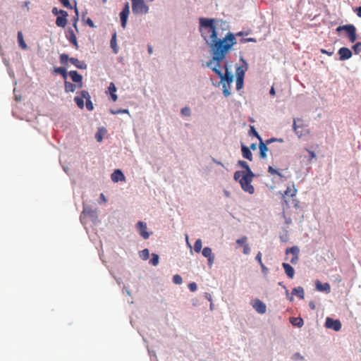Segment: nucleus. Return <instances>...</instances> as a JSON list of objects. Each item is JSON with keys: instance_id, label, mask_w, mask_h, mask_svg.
I'll use <instances>...</instances> for the list:
<instances>
[{"instance_id": "nucleus-47", "label": "nucleus", "mask_w": 361, "mask_h": 361, "mask_svg": "<svg viewBox=\"0 0 361 361\" xmlns=\"http://www.w3.org/2000/svg\"><path fill=\"white\" fill-rule=\"evenodd\" d=\"M256 42L257 40L255 38H252V37H249V38H243L242 39H240V42L241 43H245V42Z\"/></svg>"}, {"instance_id": "nucleus-50", "label": "nucleus", "mask_w": 361, "mask_h": 361, "mask_svg": "<svg viewBox=\"0 0 361 361\" xmlns=\"http://www.w3.org/2000/svg\"><path fill=\"white\" fill-rule=\"evenodd\" d=\"M188 288L190 291L194 292L197 290V284L194 282L189 283Z\"/></svg>"}, {"instance_id": "nucleus-28", "label": "nucleus", "mask_w": 361, "mask_h": 361, "mask_svg": "<svg viewBox=\"0 0 361 361\" xmlns=\"http://www.w3.org/2000/svg\"><path fill=\"white\" fill-rule=\"evenodd\" d=\"M116 33L112 36V38L111 39L110 44L111 47L113 49L114 53L117 54L118 53V47L116 44Z\"/></svg>"}, {"instance_id": "nucleus-45", "label": "nucleus", "mask_w": 361, "mask_h": 361, "mask_svg": "<svg viewBox=\"0 0 361 361\" xmlns=\"http://www.w3.org/2000/svg\"><path fill=\"white\" fill-rule=\"evenodd\" d=\"M59 1L62 4V5L68 8H71L72 6L69 2V0H59Z\"/></svg>"}, {"instance_id": "nucleus-40", "label": "nucleus", "mask_w": 361, "mask_h": 361, "mask_svg": "<svg viewBox=\"0 0 361 361\" xmlns=\"http://www.w3.org/2000/svg\"><path fill=\"white\" fill-rule=\"evenodd\" d=\"M82 213L84 214H89L91 216H94L96 214V212L92 210L89 207H84Z\"/></svg>"}, {"instance_id": "nucleus-29", "label": "nucleus", "mask_w": 361, "mask_h": 361, "mask_svg": "<svg viewBox=\"0 0 361 361\" xmlns=\"http://www.w3.org/2000/svg\"><path fill=\"white\" fill-rule=\"evenodd\" d=\"M202 243L201 239H197L195 242V244H194V250H195V252H197V253H199L201 251V250H202Z\"/></svg>"}, {"instance_id": "nucleus-4", "label": "nucleus", "mask_w": 361, "mask_h": 361, "mask_svg": "<svg viewBox=\"0 0 361 361\" xmlns=\"http://www.w3.org/2000/svg\"><path fill=\"white\" fill-rule=\"evenodd\" d=\"M132 10L135 14H145L148 12L149 7L144 0H131Z\"/></svg>"}, {"instance_id": "nucleus-24", "label": "nucleus", "mask_w": 361, "mask_h": 361, "mask_svg": "<svg viewBox=\"0 0 361 361\" xmlns=\"http://www.w3.org/2000/svg\"><path fill=\"white\" fill-rule=\"evenodd\" d=\"M297 193V189L295 188L294 185L292 188L288 187L285 190L284 194L283 195V198L285 199L286 196L294 197ZM285 202L287 203V201L284 200Z\"/></svg>"}, {"instance_id": "nucleus-60", "label": "nucleus", "mask_w": 361, "mask_h": 361, "mask_svg": "<svg viewBox=\"0 0 361 361\" xmlns=\"http://www.w3.org/2000/svg\"><path fill=\"white\" fill-rule=\"evenodd\" d=\"M355 11L358 17L361 18V6L356 8Z\"/></svg>"}, {"instance_id": "nucleus-37", "label": "nucleus", "mask_w": 361, "mask_h": 361, "mask_svg": "<svg viewBox=\"0 0 361 361\" xmlns=\"http://www.w3.org/2000/svg\"><path fill=\"white\" fill-rule=\"evenodd\" d=\"M293 130H294V131L295 132V133L298 135V136L299 137H301V136H302V132L300 131V130H299L300 126H298V125L296 124V121H295V120H294V121H293Z\"/></svg>"}, {"instance_id": "nucleus-2", "label": "nucleus", "mask_w": 361, "mask_h": 361, "mask_svg": "<svg viewBox=\"0 0 361 361\" xmlns=\"http://www.w3.org/2000/svg\"><path fill=\"white\" fill-rule=\"evenodd\" d=\"M221 61H214V63L210 68L218 76L221 78V83H222L223 94L225 97H228L231 94V85L233 80V75L228 72V68L225 66V73L221 71Z\"/></svg>"}, {"instance_id": "nucleus-27", "label": "nucleus", "mask_w": 361, "mask_h": 361, "mask_svg": "<svg viewBox=\"0 0 361 361\" xmlns=\"http://www.w3.org/2000/svg\"><path fill=\"white\" fill-rule=\"evenodd\" d=\"M65 91L66 92H73L75 91L76 85L71 82L65 81L64 82Z\"/></svg>"}, {"instance_id": "nucleus-1", "label": "nucleus", "mask_w": 361, "mask_h": 361, "mask_svg": "<svg viewBox=\"0 0 361 361\" xmlns=\"http://www.w3.org/2000/svg\"><path fill=\"white\" fill-rule=\"evenodd\" d=\"M214 22V19L204 18L200 19L201 35L209 45L213 54L212 59L207 62V66H211L214 61H222L228 51L236 43L235 37L231 32H228L223 39H218V33Z\"/></svg>"}, {"instance_id": "nucleus-63", "label": "nucleus", "mask_w": 361, "mask_h": 361, "mask_svg": "<svg viewBox=\"0 0 361 361\" xmlns=\"http://www.w3.org/2000/svg\"><path fill=\"white\" fill-rule=\"evenodd\" d=\"M100 199H101L103 202H106V197H105V196L104 195V194H103V193H102V194L100 195Z\"/></svg>"}, {"instance_id": "nucleus-13", "label": "nucleus", "mask_w": 361, "mask_h": 361, "mask_svg": "<svg viewBox=\"0 0 361 361\" xmlns=\"http://www.w3.org/2000/svg\"><path fill=\"white\" fill-rule=\"evenodd\" d=\"M252 307L259 314H264L267 311L266 305L259 299L255 300Z\"/></svg>"}, {"instance_id": "nucleus-34", "label": "nucleus", "mask_w": 361, "mask_h": 361, "mask_svg": "<svg viewBox=\"0 0 361 361\" xmlns=\"http://www.w3.org/2000/svg\"><path fill=\"white\" fill-rule=\"evenodd\" d=\"M268 171L269 173H270L271 175H277L279 178H282L283 177V175L281 174V173L279 171V170H276L275 169H274L272 166H269V168H268Z\"/></svg>"}, {"instance_id": "nucleus-58", "label": "nucleus", "mask_w": 361, "mask_h": 361, "mask_svg": "<svg viewBox=\"0 0 361 361\" xmlns=\"http://www.w3.org/2000/svg\"><path fill=\"white\" fill-rule=\"evenodd\" d=\"M260 267L262 268V272L266 274L268 271V269L264 266V264L262 263V264H260Z\"/></svg>"}, {"instance_id": "nucleus-10", "label": "nucleus", "mask_w": 361, "mask_h": 361, "mask_svg": "<svg viewBox=\"0 0 361 361\" xmlns=\"http://www.w3.org/2000/svg\"><path fill=\"white\" fill-rule=\"evenodd\" d=\"M338 54L341 61L348 60L351 58L352 51L347 47H341L339 49Z\"/></svg>"}, {"instance_id": "nucleus-41", "label": "nucleus", "mask_w": 361, "mask_h": 361, "mask_svg": "<svg viewBox=\"0 0 361 361\" xmlns=\"http://www.w3.org/2000/svg\"><path fill=\"white\" fill-rule=\"evenodd\" d=\"M243 81L244 79L240 78V77H238V78H236V89L238 90H240L243 87Z\"/></svg>"}, {"instance_id": "nucleus-61", "label": "nucleus", "mask_w": 361, "mask_h": 361, "mask_svg": "<svg viewBox=\"0 0 361 361\" xmlns=\"http://www.w3.org/2000/svg\"><path fill=\"white\" fill-rule=\"evenodd\" d=\"M111 99L114 102H116L117 100V95L115 93L111 94Z\"/></svg>"}, {"instance_id": "nucleus-52", "label": "nucleus", "mask_w": 361, "mask_h": 361, "mask_svg": "<svg viewBox=\"0 0 361 361\" xmlns=\"http://www.w3.org/2000/svg\"><path fill=\"white\" fill-rule=\"evenodd\" d=\"M255 259L259 264L263 263L262 261V253L260 252L257 254Z\"/></svg>"}, {"instance_id": "nucleus-18", "label": "nucleus", "mask_w": 361, "mask_h": 361, "mask_svg": "<svg viewBox=\"0 0 361 361\" xmlns=\"http://www.w3.org/2000/svg\"><path fill=\"white\" fill-rule=\"evenodd\" d=\"M282 266L285 270V272L286 274V275L290 278V279H293L294 277V275H295V270L288 263H286V262H283L282 264Z\"/></svg>"}, {"instance_id": "nucleus-48", "label": "nucleus", "mask_w": 361, "mask_h": 361, "mask_svg": "<svg viewBox=\"0 0 361 361\" xmlns=\"http://www.w3.org/2000/svg\"><path fill=\"white\" fill-rule=\"evenodd\" d=\"M250 133H251L253 135H255V137H257V139H259V142H260L261 140H262V138H261V137H260V136H259V135L258 134V133L256 131V130H255V129L254 128V127H252V126L251 127Z\"/></svg>"}, {"instance_id": "nucleus-35", "label": "nucleus", "mask_w": 361, "mask_h": 361, "mask_svg": "<svg viewBox=\"0 0 361 361\" xmlns=\"http://www.w3.org/2000/svg\"><path fill=\"white\" fill-rule=\"evenodd\" d=\"M59 59H60V62L62 64H66L68 61H70V59H69L68 54H61L60 55Z\"/></svg>"}, {"instance_id": "nucleus-3", "label": "nucleus", "mask_w": 361, "mask_h": 361, "mask_svg": "<svg viewBox=\"0 0 361 361\" xmlns=\"http://www.w3.org/2000/svg\"><path fill=\"white\" fill-rule=\"evenodd\" d=\"M255 174L252 171L245 173L243 171H237L234 173L233 178L235 181L239 182L242 189L250 194H253L255 188L251 183Z\"/></svg>"}, {"instance_id": "nucleus-46", "label": "nucleus", "mask_w": 361, "mask_h": 361, "mask_svg": "<svg viewBox=\"0 0 361 361\" xmlns=\"http://www.w3.org/2000/svg\"><path fill=\"white\" fill-rule=\"evenodd\" d=\"M109 91L110 94L115 93L116 91V87L113 82H111L109 86Z\"/></svg>"}, {"instance_id": "nucleus-62", "label": "nucleus", "mask_w": 361, "mask_h": 361, "mask_svg": "<svg viewBox=\"0 0 361 361\" xmlns=\"http://www.w3.org/2000/svg\"><path fill=\"white\" fill-rule=\"evenodd\" d=\"M311 159L315 158L316 155L313 151L308 150Z\"/></svg>"}, {"instance_id": "nucleus-16", "label": "nucleus", "mask_w": 361, "mask_h": 361, "mask_svg": "<svg viewBox=\"0 0 361 361\" xmlns=\"http://www.w3.org/2000/svg\"><path fill=\"white\" fill-rule=\"evenodd\" d=\"M80 94L86 99V108L89 111H92L94 109L93 104L90 100V96L87 91L82 90L80 92Z\"/></svg>"}, {"instance_id": "nucleus-53", "label": "nucleus", "mask_w": 361, "mask_h": 361, "mask_svg": "<svg viewBox=\"0 0 361 361\" xmlns=\"http://www.w3.org/2000/svg\"><path fill=\"white\" fill-rule=\"evenodd\" d=\"M86 23L90 27H95V25L93 23V21L92 20L91 18H88L87 20H86Z\"/></svg>"}, {"instance_id": "nucleus-38", "label": "nucleus", "mask_w": 361, "mask_h": 361, "mask_svg": "<svg viewBox=\"0 0 361 361\" xmlns=\"http://www.w3.org/2000/svg\"><path fill=\"white\" fill-rule=\"evenodd\" d=\"M353 49L356 54L361 51V42H357L353 46Z\"/></svg>"}, {"instance_id": "nucleus-55", "label": "nucleus", "mask_w": 361, "mask_h": 361, "mask_svg": "<svg viewBox=\"0 0 361 361\" xmlns=\"http://www.w3.org/2000/svg\"><path fill=\"white\" fill-rule=\"evenodd\" d=\"M95 138L97 139V140L98 142H101L102 140V135H101V133L99 132L97 133L96 135H95Z\"/></svg>"}, {"instance_id": "nucleus-44", "label": "nucleus", "mask_w": 361, "mask_h": 361, "mask_svg": "<svg viewBox=\"0 0 361 361\" xmlns=\"http://www.w3.org/2000/svg\"><path fill=\"white\" fill-rule=\"evenodd\" d=\"M247 237H246V236H243V237H242L241 238L238 239V240H236V243H237L238 244H239L240 245H243V246H244V245L247 243Z\"/></svg>"}, {"instance_id": "nucleus-51", "label": "nucleus", "mask_w": 361, "mask_h": 361, "mask_svg": "<svg viewBox=\"0 0 361 361\" xmlns=\"http://www.w3.org/2000/svg\"><path fill=\"white\" fill-rule=\"evenodd\" d=\"M75 11L76 13V18L74 20L73 26L77 30V22L78 20V9L76 7L75 8Z\"/></svg>"}, {"instance_id": "nucleus-39", "label": "nucleus", "mask_w": 361, "mask_h": 361, "mask_svg": "<svg viewBox=\"0 0 361 361\" xmlns=\"http://www.w3.org/2000/svg\"><path fill=\"white\" fill-rule=\"evenodd\" d=\"M173 282L175 284H180L183 282V279L180 275L176 274L173 277Z\"/></svg>"}, {"instance_id": "nucleus-36", "label": "nucleus", "mask_w": 361, "mask_h": 361, "mask_svg": "<svg viewBox=\"0 0 361 361\" xmlns=\"http://www.w3.org/2000/svg\"><path fill=\"white\" fill-rule=\"evenodd\" d=\"M150 263L154 265L157 266L159 264V256L157 254H152V258L150 259Z\"/></svg>"}, {"instance_id": "nucleus-15", "label": "nucleus", "mask_w": 361, "mask_h": 361, "mask_svg": "<svg viewBox=\"0 0 361 361\" xmlns=\"http://www.w3.org/2000/svg\"><path fill=\"white\" fill-rule=\"evenodd\" d=\"M112 181L117 183L118 181H125L126 178L120 169H116L111 176Z\"/></svg>"}, {"instance_id": "nucleus-56", "label": "nucleus", "mask_w": 361, "mask_h": 361, "mask_svg": "<svg viewBox=\"0 0 361 361\" xmlns=\"http://www.w3.org/2000/svg\"><path fill=\"white\" fill-rule=\"evenodd\" d=\"M276 140H279V142H282L283 141L282 139L277 140L276 138H271L269 140H266V145L267 144H270V143H271V142H273L274 141H276Z\"/></svg>"}, {"instance_id": "nucleus-25", "label": "nucleus", "mask_w": 361, "mask_h": 361, "mask_svg": "<svg viewBox=\"0 0 361 361\" xmlns=\"http://www.w3.org/2000/svg\"><path fill=\"white\" fill-rule=\"evenodd\" d=\"M292 294L297 295L300 299L302 300L305 298L304 289L301 286L294 288L292 290Z\"/></svg>"}, {"instance_id": "nucleus-19", "label": "nucleus", "mask_w": 361, "mask_h": 361, "mask_svg": "<svg viewBox=\"0 0 361 361\" xmlns=\"http://www.w3.org/2000/svg\"><path fill=\"white\" fill-rule=\"evenodd\" d=\"M244 65L239 66L236 69V78L240 77V78L244 79L245 73L247 69V65L245 61H243Z\"/></svg>"}, {"instance_id": "nucleus-54", "label": "nucleus", "mask_w": 361, "mask_h": 361, "mask_svg": "<svg viewBox=\"0 0 361 361\" xmlns=\"http://www.w3.org/2000/svg\"><path fill=\"white\" fill-rule=\"evenodd\" d=\"M321 52H322V54H326V55H328V56H332V55H333V54H334V52H333V51H327V50H326V49H321Z\"/></svg>"}, {"instance_id": "nucleus-17", "label": "nucleus", "mask_w": 361, "mask_h": 361, "mask_svg": "<svg viewBox=\"0 0 361 361\" xmlns=\"http://www.w3.org/2000/svg\"><path fill=\"white\" fill-rule=\"evenodd\" d=\"M316 288L319 291L329 293L331 291L330 285L328 283H322L319 281L315 282Z\"/></svg>"}, {"instance_id": "nucleus-49", "label": "nucleus", "mask_w": 361, "mask_h": 361, "mask_svg": "<svg viewBox=\"0 0 361 361\" xmlns=\"http://www.w3.org/2000/svg\"><path fill=\"white\" fill-rule=\"evenodd\" d=\"M250 252V248L247 243L245 244L243 246V253L245 255H249Z\"/></svg>"}, {"instance_id": "nucleus-31", "label": "nucleus", "mask_w": 361, "mask_h": 361, "mask_svg": "<svg viewBox=\"0 0 361 361\" xmlns=\"http://www.w3.org/2000/svg\"><path fill=\"white\" fill-rule=\"evenodd\" d=\"M54 72L56 73L61 74L63 77V78H65V79L67 77L66 70V68H64L63 67L56 68L54 69Z\"/></svg>"}, {"instance_id": "nucleus-43", "label": "nucleus", "mask_w": 361, "mask_h": 361, "mask_svg": "<svg viewBox=\"0 0 361 361\" xmlns=\"http://www.w3.org/2000/svg\"><path fill=\"white\" fill-rule=\"evenodd\" d=\"M149 250H148L147 249H145V250H143L141 252V255H140V256H141V257H142L143 259L146 260V259H148V257H149Z\"/></svg>"}, {"instance_id": "nucleus-14", "label": "nucleus", "mask_w": 361, "mask_h": 361, "mask_svg": "<svg viewBox=\"0 0 361 361\" xmlns=\"http://www.w3.org/2000/svg\"><path fill=\"white\" fill-rule=\"evenodd\" d=\"M68 75L73 82L79 83L78 87H82V76L80 74H79L76 71H71L68 73Z\"/></svg>"}, {"instance_id": "nucleus-8", "label": "nucleus", "mask_w": 361, "mask_h": 361, "mask_svg": "<svg viewBox=\"0 0 361 361\" xmlns=\"http://www.w3.org/2000/svg\"><path fill=\"white\" fill-rule=\"evenodd\" d=\"M60 16L56 18V24L58 27H65L67 24L68 13L64 10L59 11Z\"/></svg>"}, {"instance_id": "nucleus-7", "label": "nucleus", "mask_w": 361, "mask_h": 361, "mask_svg": "<svg viewBox=\"0 0 361 361\" xmlns=\"http://www.w3.org/2000/svg\"><path fill=\"white\" fill-rule=\"evenodd\" d=\"M289 253L292 254V257L290 259V262L293 264H295L298 263L299 257V249L297 246H293L292 247L288 248L286 250V254L288 255Z\"/></svg>"}, {"instance_id": "nucleus-5", "label": "nucleus", "mask_w": 361, "mask_h": 361, "mask_svg": "<svg viewBox=\"0 0 361 361\" xmlns=\"http://www.w3.org/2000/svg\"><path fill=\"white\" fill-rule=\"evenodd\" d=\"M342 30H345L348 35V39L350 42H354L357 39V34H356V28L353 25H345L338 26L336 28L337 32H341Z\"/></svg>"}, {"instance_id": "nucleus-57", "label": "nucleus", "mask_w": 361, "mask_h": 361, "mask_svg": "<svg viewBox=\"0 0 361 361\" xmlns=\"http://www.w3.org/2000/svg\"><path fill=\"white\" fill-rule=\"evenodd\" d=\"M59 11L60 10H58V8L56 7H54L51 10V12L54 15L57 16V15H60Z\"/></svg>"}, {"instance_id": "nucleus-23", "label": "nucleus", "mask_w": 361, "mask_h": 361, "mask_svg": "<svg viewBox=\"0 0 361 361\" xmlns=\"http://www.w3.org/2000/svg\"><path fill=\"white\" fill-rule=\"evenodd\" d=\"M259 157L262 159H264L267 157V152L268 151V147H267V145L263 142L262 140L259 142Z\"/></svg>"}, {"instance_id": "nucleus-33", "label": "nucleus", "mask_w": 361, "mask_h": 361, "mask_svg": "<svg viewBox=\"0 0 361 361\" xmlns=\"http://www.w3.org/2000/svg\"><path fill=\"white\" fill-rule=\"evenodd\" d=\"M238 164L246 170V171H245V173H249L250 171H252L246 161L240 160L238 161Z\"/></svg>"}, {"instance_id": "nucleus-64", "label": "nucleus", "mask_w": 361, "mask_h": 361, "mask_svg": "<svg viewBox=\"0 0 361 361\" xmlns=\"http://www.w3.org/2000/svg\"><path fill=\"white\" fill-rule=\"evenodd\" d=\"M147 49H148L149 54H152L153 51H152V47L151 45H148Z\"/></svg>"}, {"instance_id": "nucleus-42", "label": "nucleus", "mask_w": 361, "mask_h": 361, "mask_svg": "<svg viewBox=\"0 0 361 361\" xmlns=\"http://www.w3.org/2000/svg\"><path fill=\"white\" fill-rule=\"evenodd\" d=\"M181 114L183 116H190V109L189 107H184L181 109Z\"/></svg>"}, {"instance_id": "nucleus-26", "label": "nucleus", "mask_w": 361, "mask_h": 361, "mask_svg": "<svg viewBox=\"0 0 361 361\" xmlns=\"http://www.w3.org/2000/svg\"><path fill=\"white\" fill-rule=\"evenodd\" d=\"M18 42L19 44V46L24 50L27 49V45L23 39V35L21 31H19L18 32Z\"/></svg>"}, {"instance_id": "nucleus-30", "label": "nucleus", "mask_w": 361, "mask_h": 361, "mask_svg": "<svg viewBox=\"0 0 361 361\" xmlns=\"http://www.w3.org/2000/svg\"><path fill=\"white\" fill-rule=\"evenodd\" d=\"M85 98L82 97V96L81 95V97H75L74 98V101L75 102L76 104L78 105V106L80 108V109H83L84 107V99Z\"/></svg>"}, {"instance_id": "nucleus-6", "label": "nucleus", "mask_w": 361, "mask_h": 361, "mask_svg": "<svg viewBox=\"0 0 361 361\" xmlns=\"http://www.w3.org/2000/svg\"><path fill=\"white\" fill-rule=\"evenodd\" d=\"M325 326L338 331L341 329V323L338 319L334 320L330 317H327L325 322Z\"/></svg>"}, {"instance_id": "nucleus-22", "label": "nucleus", "mask_w": 361, "mask_h": 361, "mask_svg": "<svg viewBox=\"0 0 361 361\" xmlns=\"http://www.w3.org/2000/svg\"><path fill=\"white\" fill-rule=\"evenodd\" d=\"M67 39L75 47L76 49L79 48L76 36L73 30L68 31V35L67 36Z\"/></svg>"}, {"instance_id": "nucleus-20", "label": "nucleus", "mask_w": 361, "mask_h": 361, "mask_svg": "<svg viewBox=\"0 0 361 361\" xmlns=\"http://www.w3.org/2000/svg\"><path fill=\"white\" fill-rule=\"evenodd\" d=\"M241 152H242V155L244 158H245L250 161L252 160V152H251L250 148H248L247 147H246L244 145H242Z\"/></svg>"}, {"instance_id": "nucleus-59", "label": "nucleus", "mask_w": 361, "mask_h": 361, "mask_svg": "<svg viewBox=\"0 0 361 361\" xmlns=\"http://www.w3.org/2000/svg\"><path fill=\"white\" fill-rule=\"evenodd\" d=\"M111 113L114 114H116L118 113H128V109H120L117 111H111Z\"/></svg>"}, {"instance_id": "nucleus-12", "label": "nucleus", "mask_w": 361, "mask_h": 361, "mask_svg": "<svg viewBox=\"0 0 361 361\" xmlns=\"http://www.w3.org/2000/svg\"><path fill=\"white\" fill-rule=\"evenodd\" d=\"M137 228L140 235L144 238L147 239L149 237V233L147 231V225L142 221H138L137 224Z\"/></svg>"}, {"instance_id": "nucleus-32", "label": "nucleus", "mask_w": 361, "mask_h": 361, "mask_svg": "<svg viewBox=\"0 0 361 361\" xmlns=\"http://www.w3.org/2000/svg\"><path fill=\"white\" fill-rule=\"evenodd\" d=\"M290 322L295 325L300 327L303 325V321L301 318H292Z\"/></svg>"}, {"instance_id": "nucleus-11", "label": "nucleus", "mask_w": 361, "mask_h": 361, "mask_svg": "<svg viewBox=\"0 0 361 361\" xmlns=\"http://www.w3.org/2000/svg\"><path fill=\"white\" fill-rule=\"evenodd\" d=\"M202 254L207 258L208 265L212 267L214 262V255L212 253V249L209 247H205L203 248Z\"/></svg>"}, {"instance_id": "nucleus-21", "label": "nucleus", "mask_w": 361, "mask_h": 361, "mask_svg": "<svg viewBox=\"0 0 361 361\" xmlns=\"http://www.w3.org/2000/svg\"><path fill=\"white\" fill-rule=\"evenodd\" d=\"M70 62L79 69H85L87 68V65L85 62L81 61L76 58H70Z\"/></svg>"}, {"instance_id": "nucleus-9", "label": "nucleus", "mask_w": 361, "mask_h": 361, "mask_svg": "<svg viewBox=\"0 0 361 361\" xmlns=\"http://www.w3.org/2000/svg\"><path fill=\"white\" fill-rule=\"evenodd\" d=\"M130 13L128 3H126L123 9L120 13V18L121 22V26L125 28L127 23L128 17Z\"/></svg>"}]
</instances>
